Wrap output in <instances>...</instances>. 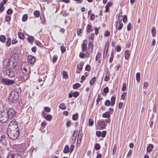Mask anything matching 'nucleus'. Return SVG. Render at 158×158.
<instances>
[{"label":"nucleus","mask_w":158,"mask_h":158,"mask_svg":"<svg viewBox=\"0 0 158 158\" xmlns=\"http://www.w3.org/2000/svg\"><path fill=\"white\" fill-rule=\"evenodd\" d=\"M6 158H23L22 156L18 154H12L9 152L8 153Z\"/></svg>","instance_id":"obj_8"},{"label":"nucleus","mask_w":158,"mask_h":158,"mask_svg":"<svg viewBox=\"0 0 158 158\" xmlns=\"http://www.w3.org/2000/svg\"><path fill=\"white\" fill-rule=\"evenodd\" d=\"M115 98L114 96H113L111 98V106H113L115 104Z\"/></svg>","instance_id":"obj_19"},{"label":"nucleus","mask_w":158,"mask_h":158,"mask_svg":"<svg viewBox=\"0 0 158 158\" xmlns=\"http://www.w3.org/2000/svg\"><path fill=\"white\" fill-rule=\"evenodd\" d=\"M104 35L105 37L108 36H110V33L108 30H107L105 32Z\"/></svg>","instance_id":"obj_49"},{"label":"nucleus","mask_w":158,"mask_h":158,"mask_svg":"<svg viewBox=\"0 0 158 158\" xmlns=\"http://www.w3.org/2000/svg\"><path fill=\"white\" fill-rule=\"evenodd\" d=\"M60 49L62 53H64L66 49L65 47L63 46H61Z\"/></svg>","instance_id":"obj_51"},{"label":"nucleus","mask_w":158,"mask_h":158,"mask_svg":"<svg viewBox=\"0 0 158 158\" xmlns=\"http://www.w3.org/2000/svg\"><path fill=\"white\" fill-rule=\"evenodd\" d=\"M126 94L125 92H123L121 95V99H123V100H124L125 99Z\"/></svg>","instance_id":"obj_50"},{"label":"nucleus","mask_w":158,"mask_h":158,"mask_svg":"<svg viewBox=\"0 0 158 158\" xmlns=\"http://www.w3.org/2000/svg\"><path fill=\"white\" fill-rule=\"evenodd\" d=\"M46 120L50 121L52 118V116L50 114H48L46 117L44 116Z\"/></svg>","instance_id":"obj_26"},{"label":"nucleus","mask_w":158,"mask_h":158,"mask_svg":"<svg viewBox=\"0 0 158 158\" xmlns=\"http://www.w3.org/2000/svg\"><path fill=\"white\" fill-rule=\"evenodd\" d=\"M76 132V131L75 130L73 131V134L72 135V139L73 140H76V137L77 136V134H75V133Z\"/></svg>","instance_id":"obj_35"},{"label":"nucleus","mask_w":158,"mask_h":158,"mask_svg":"<svg viewBox=\"0 0 158 158\" xmlns=\"http://www.w3.org/2000/svg\"><path fill=\"white\" fill-rule=\"evenodd\" d=\"M19 59V55L17 53L13 54L9 59L7 66L9 68L13 69L17 64Z\"/></svg>","instance_id":"obj_2"},{"label":"nucleus","mask_w":158,"mask_h":158,"mask_svg":"<svg viewBox=\"0 0 158 158\" xmlns=\"http://www.w3.org/2000/svg\"><path fill=\"white\" fill-rule=\"evenodd\" d=\"M21 69L22 73H23V79H28L29 78L30 75L29 74H27V75L25 74V73L27 71L29 72L30 69V66L26 64V65L22 66L21 67Z\"/></svg>","instance_id":"obj_5"},{"label":"nucleus","mask_w":158,"mask_h":158,"mask_svg":"<svg viewBox=\"0 0 158 158\" xmlns=\"http://www.w3.org/2000/svg\"><path fill=\"white\" fill-rule=\"evenodd\" d=\"M93 31L91 25L90 24L88 25L86 28V31L87 32H89L92 31Z\"/></svg>","instance_id":"obj_18"},{"label":"nucleus","mask_w":158,"mask_h":158,"mask_svg":"<svg viewBox=\"0 0 158 158\" xmlns=\"http://www.w3.org/2000/svg\"><path fill=\"white\" fill-rule=\"evenodd\" d=\"M18 35L19 36V37L20 39H21L22 40H23L24 38V34L21 32H19L18 33Z\"/></svg>","instance_id":"obj_20"},{"label":"nucleus","mask_w":158,"mask_h":158,"mask_svg":"<svg viewBox=\"0 0 158 158\" xmlns=\"http://www.w3.org/2000/svg\"><path fill=\"white\" fill-rule=\"evenodd\" d=\"M94 124V121L92 119L89 118V126H92Z\"/></svg>","instance_id":"obj_38"},{"label":"nucleus","mask_w":158,"mask_h":158,"mask_svg":"<svg viewBox=\"0 0 158 158\" xmlns=\"http://www.w3.org/2000/svg\"><path fill=\"white\" fill-rule=\"evenodd\" d=\"M78 115V114L77 113H76L73 114L72 116L73 120H76L77 118Z\"/></svg>","instance_id":"obj_32"},{"label":"nucleus","mask_w":158,"mask_h":158,"mask_svg":"<svg viewBox=\"0 0 158 158\" xmlns=\"http://www.w3.org/2000/svg\"><path fill=\"white\" fill-rule=\"evenodd\" d=\"M101 148L100 144L98 143H96L94 146V148L95 150H97Z\"/></svg>","instance_id":"obj_34"},{"label":"nucleus","mask_w":158,"mask_h":158,"mask_svg":"<svg viewBox=\"0 0 158 158\" xmlns=\"http://www.w3.org/2000/svg\"><path fill=\"white\" fill-rule=\"evenodd\" d=\"M57 57L56 56H53L52 60V62L53 63H55L57 60Z\"/></svg>","instance_id":"obj_61"},{"label":"nucleus","mask_w":158,"mask_h":158,"mask_svg":"<svg viewBox=\"0 0 158 158\" xmlns=\"http://www.w3.org/2000/svg\"><path fill=\"white\" fill-rule=\"evenodd\" d=\"M151 31L152 36L153 37L155 36L156 34V31L154 27H152Z\"/></svg>","instance_id":"obj_21"},{"label":"nucleus","mask_w":158,"mask_h":158,"mask_svg":"<svg viewBox=\"0 0 158 158\" xmlns=\"http://www.w3.org/2000/svg\"><path fill=\"white\" fill-rule=\"evenodd\" d=\"M110 104H111V103L109 100H106L105 102V105L106 106H109L110 105Z\"/></svg>","instance_id":"obj_42"},{"label":"nucleus","mask_w":158,"mask_h":158,"mask_svg":"<svg viewBox=\"0 0 158 158\" xmlns=\"http://www.w3.org/2000/svg\"><path fill=\"white\" fill-rule=\"evenodd\" d=\"M109 91V89L107 87H106L103 89V92L106 94Z\"/></svg>","instance_id":"obj_47"},{"label":"nucleus","mask_w":158,"mask_h":158,"mask_svg":"<svg viewBox=\"0 0 158 158\" xmlns=\"http://www.w3.org/2000/svg\"><path fill=\"white\" fill-rule=\"evenodd\" d=\"M34 37L31 36H29L27 38V40L31 44H32L34 41Z\"/></svg>","instance_id":"obj_14"},{"label":"nucleus","mask_w":158,"mask_h":158,"mask_svg":"<svg viewBox=\"0 0 158 158\" xmlns=\"http://www.w3.org/2000/svg\"><path fill=\"white\" fill-rule=\"evenodd\" d=\"M136 79H140V74L139 73H138L136 75Z\"/></svg>","instance_id":"obj_62"},{"label":"nucleus","mask_w":158,"mask_h":158,"mask_svg":"<svg viewBox=\"0 0 158 158\" xmlns=\"http://www.w3.org/2000/svg\"><path fill=\"white\" fill-rule=\"evenodd\" d=\"M123 103V102H120L118 104V108L119 109H120L122 107Z\"/></svg>","instance_id":"obj_64"},{"label":"nucleus","mask_w":158,"mask_h":158,"mask_svg":"<svg viewBox=\"0 0 158 158\" xmlns=\"http://www.w3.org/2000/svg\"><path fill=\"white\" fill-rule=\"evenodd\" d=\"M13 12V11L12 9H9L6 12V13L7 14L10 15Z\"/></svg>","instance_id":"obj_48"},{"label":"nucleus","mask_w":158,"mask_h":158,"mask_svg":"<svg viewBox=\"0 0 158 158\" xmlns=\"http://www.w3.org/2000/svg\"><path fill=\"white\" fill-rule=\"evenodd\" d=\"M73 96L74 98H77L79 95V93L77 91H75L73 93Z\"/></svg>","instance_id":"obj_41"},{"label":"nucleus","mask_w":158,"mask_h":158,"mask_svg":"<svg viewBox=\"0 0 158 158\" xmlns=\"http://www.w3.org/2000/svg\"><path fill=\"white\" fill-rule=\"evenodd\" d=\"M81 86V85L79 83H76L73 85V88L74 89H76L79 87Z\"/></svg>","instance_id":"obj_31"},{"label":"nucleus","mask_w":158,"mask_h":158,"mask_svg":"<svg viewBox=\"0 0 158 158\" xmlns=\"http://www.w3.org/2000/svg\"><path fill=\"white\" fill-rule=\"evenodd\" d=\"M5 112L7 114L8 117L9 119L15 117L16 114V112L14 109L12 108H10L8 110L6 107Z\"/></svg>","instance_id":"obj_6"},{"label":"nucleus","mask_w":158,"mask_h":158,"mask_svg":"<svg viewBox=\"0 0 158 158\" xmlns=\"http://www.w3.org/2000/svg\"><path fill=\"white\" fill-rule=\"evenodd\" d=\"M116 148H117L116 146V145H114V148H113V149L112 154L113 155L115 154L116 153Z\"/></svg>","instance_id":"obj_44"},{"label":"nucleus","mask_w":158,"mask_h":158,"mask_svg":"<svg viewBox=\"0 0 158 158\" xmlns=\"http://www.w3.org/2000/svg\"><path fill=\"white\" fill-rule=\"evenodd\" d=\"M7 140L6 138V136H5V138L3 139L1 143H2V144L3 145L6 146L7 143Z\"/></svg>","instance_id":"obj_40"},{"label":"nucleus","mask_w":158,"mask_h":158,"mask_svg":"<svg viewBox=\"0 0 158 158\" xmlns=\"http://www.w3.org/2000/svg\"><path fill=\"white\" fill-rule=\"evenodd\" d=\"M85 69L86 71H89L90 70V66L89 65H87L86 66V67L85 68Z\"/></svg>","instance_id":"obj_55"},{"label":"nucleus","mask_w":158,"mask_h":158,"mask_svg":"<svg viewBox=\"0 0 158 158\" xmlns=\"http://www.w3.org/2000/svg\"><path fill=\"white\" fill-rule=\"evenodd\" d=\"M127 21V16L126 15H124L123 16V22L125 23H126Z\"/></svg>","instance_id":"obj_43"},{"label":"nucleus","mask_w":158,"mask_h":158,"mask_svg":"<svg viewBox=\"0 0 158 158\" xmlns=\"http://www.w3.org/2000/svg\"><path fill=\"white\" fill-rule=\"evenodd\" d=\"M102 116L103 118H110V112H106L103 114Z\"/></svg>","instance_id":"obj_15"},{"label":"nucleus","mask_w":158,"mask_h":158,"mask_svg":"<svg viewBox=\"0 0 158 158\" xmlns=\"http://www.w3.org/2000/svg\"><path fill=\"white\" fill-rule=\"evenodd\" d=\"M44 110L45 111L49 112L50 111V108L48 107H46L44 108Z\"/></svg>","instance_id":"obj_57"},{"label":"nucleus","mask_w":158,"mask_h":158,"mask_svg":"<svg viewBox=\"0 0 158 158\" xmlns=\"http://www.w3.org/2000/svg\"><path fill=\"white\" fill-rule=\"evenodd\" d=\"M0 80L1 82L6 85H10L15 82V81L13 80Z\"/></svg>","instance_id":"obj_7"},{"label":"nucleus","mask_w":158,"mask_h":158,"mask_svg":"<svg viewBox=\"0 0 158 158\" xmlns=\"http://www.w3.org/2000/svg\"><path fill=\"white\" fill-rule=\"evenodd\" d=\"M121 47L118 45H117L116 47V50L117 52H119L121 49Z\"/></svg>","instance_id":"obj_59"},{"label":"nucleus","mask_w":158,"mask_h":158,"mask_svg":"<svg viewBox=\"0 0 158 158\" xmlns=\"http://www.w3.org/2000/svg\"><path fill=\"white\" fill-rule=\"evenodd\" d=\"M121 21L120 20H119L118 21V23H119V26L117 27V29L119 30H120L122 29L123 26V24L121 23Z\"/></svg>","instance_id":"obj_29"},{"label":"nucleus","mask_w":158,"mask_h":158,"mask_svg":"<svg viewBox=\"0 0 158 158\" xmlns=\"http://www.w3.org/2000/svg\"><path fill=\"white\" fill-rule=\"evenodd\" d=\"M27 60L28 62L31 64H33L36 60L35 57L31 55H29L28 56Z\"/></svg>","instance_id":"obj_9"},{"label":"nucleus","mask_w":158,"mask_h":158,"mask_svg":"<svg viewBox=\"0 0 158 158\" xmlns=\"http://www.w3.org/2000/svg\"><path fill=\"white\" fill-rule=\"evenodd\" d=\"M126 83H124L123 84V87L122 88V90L123 91H125L126 90Z\"/></svg>","instance_id":"obj_46"},{"label":"nucleus","mask_w":158,"mask_h":158,"mask_svg":"<svg viewBox=\"0 0 158 158\" xmlns=\"http://www.w3.org/2000/svg\"><path fill=\"white\" fill-rule=\"evenodd\" d=\"M84 63L82 61H81L77 65V67L78 69L80 70H81L82 69Z\"/></svg>","instance_id":"obj_16"},{"label":"nucleus","mask_w":158,"mask_h":158,"mask_svg":"<svg viewBox=\"0 0 158 158\" xmlns=\"http://www.w3.org/2000/svg\"><path fill=\"white\" fill-rule=\"evenodd\" d=\"M69 151V147L68 145H66L63 150L64 153H68Z\"/></svg>","instance_id":"obj_24"},{"label":"nucleus","mask_w":158,"mask_h":158,"mask_svg":"<svg viewBox=\"0 0 158 158\" xmlns=\"http://www.w3.org/2000/svg\"><path fill=\"white\" fill-rule=\"evenodd\" d=\"M3 3L2 2H1L0 4V12L3 11L5 8V7L3 6Z\"/></svg>","instance_id":"obj_33"},{"label":"nucleus","mask_w":158,"mask_h":158,"mask_svg":"<svg viewBox=\"0 0 158 158\" xmlns=\"http://www.w3.org/2000/svg\"><path fill=\"white\" fill-rule=\"evenodd\" d=\"M8 131L9 137L12 140L16 139L19 135V129L17 125L10 126Z\"/></svg>","instance_id":"obj_1"},{"label":"nucleus","mask_w":158,"mask_h":158,"mask_svg":"<svg viewBox=\"0 0 158 158\" xmlns=\"http://www.w3.org/2000/svg\"><path fill=\"white\" fill-rule=\"evenodd\" d=\"M6 110V107L1 104L0 105V121L2 123H5L9 118L5 112Z\"/></svg>","instance_id":"obj_3"},{"label":"nucleus","mask_w":158,"mask_h":158,"mask_svg":"<svg viewBox=\"0 0 158 158\" xmlns=\"http://www.w3.org/2000/svg\"><path fill=\"white\" fill-rule=\"evenodd\" d=\"M82 131L81 130H80L79 131V134L78 135V137H80V139H81L82 138Z\"/></svg>","instance_id":"obj_56"},{"label":"nucleus","mask_w":158,"mask_h":158,"mask_svg":"<svg viewBox=\"0 0 158 158\" xmlns=\"http://www.w3.org/2000/svg\"><path fill=\"white\" fill-rule=\"evenodd\" d=\"M87 40H83V43L81 45L82 50L83 52H85L87 48Z\"/></svg>","instance_id":"obj_10"},{"label":"nucleus","mask_w":158,"mask_h":158,"mask_svg":"<svg viewBox=\"0 0 158 158\" xmlns=\"http://www.w3.org/2000/svg\"><path fill=\"white\" fill-rule=\"evenodd\" d=\"M6 40V37L4 35H2L0 36V41L2 43H4Z\"/></svg>","instance_id":"obj_23"},{"label":"nucleus","mask_w":158,"mask_h":158,"mask_svg":"<svg viewBox=\"0 0 158 158\" xmlns=\"http://www.w3.org/2000/svg\"><path fill=\"white\" fill-rule=\"evenodd\" d=\"M11 17L8 15L6 16L5 17V20L6 21H9L10 20Z\"/></svg>","instance_id":"obj_53"},{"label":"nucleus","mask_w":158,"mask_h":158,"mask_svg":"<svg viewBox=\"0 0 158 158\" xmlns=\"http://www.w3.org/2000/svg\"><path fill=\"white\" fill-rule=\"evenodd\" d=\"M35 43L38 46H39L40 47L42 45L41 43L39 41L36 40L35 41Z\"/></svg>","instance_id":"obj_60"},{"label":"nucleus","mask_w":158,"mask_h":158,"mask_svg":"<svg viewBox=\"0 0 158 158\" xmlns=\"http://www.w3.org/2000/svg\"><path fill=\"white\" fill-rule=\"evenodd\" d=\"M63 77L64 78H67L68 77V75L67 72L64 71H63Z\"/></svg>","instance_id":"obj_37"},{"label":"nucleus","mask_w":158,"mask_h":158,"mask_svg":"<svg viewBox=\"0 0 158 158\" xmlns=\"http://www.w3.org/2000/svg\"><path fill=\"white\" fill-rule=\"evenodd\" d=\"M154 148V146L152 144H150L147 147V152L149 153L151 152Z\"/></svg>","instance_id":"obj_13"},{"label":"nucleus","mask_w":158,"mask_h":158,"mask_svg":"<svg viewBox=\"0 0 158 158\" xmlns=\"http://www.w3.org/2000/svg\"><path fill=\"white\" fill-rule=\"evenodd\" d=\"M94 33H92L91 36L89 37V41L93 42L94 40Z\"/></svg>","instance_id":"obj_28"},{"label":"nucleus","mask_w":158,"mask_h":158,"mask_svg":"<svg viewBox=\"0 0 158 158\" xmlns=\"http://www.w3.org/2000/svg\"><path fill=\"white\" fill-rule=\"evenodd\" d=\"M114 57V54L113 52V51L112 52L111 54V56L110 58L109 59V62L110 63H111Z\"/></svg>","instance_id":"obj_39"},{"label":"nucleus","mask_w":158,"mask_h":158,"mask_svg":"<svg viewBox=\"0 0 158 158\" xmlns=\"http://www.w3.org/2000/svg\"><path fill=\"white\" fill-rule=\"evenodd\" d=\"M19 96V94L16 90H14L11 91L8 98V101L10 104H12L15 103L18 99Z\"/></svg>","instance_id":"obj_4"},{"label":"nucleus","mask_w":158,"mask_h":158,"mask_svg":"<svg viewBox=\"0 0 158 158\" xmlns=\"http://www.w3.org/2000/svg\"><path fill=\"white\" fill-rule=\"evenodd\" d=\"M96 135L98 137L101 136V132L100 131H97L96 132Z\"/></svg>","instance_id":"obj_52"},{"label":"nucleus","mask_w":158,"mask_h":158,"mask_svg":"<svg viewBox=\"0 0 158 158\" xmlns=\"http://www.w3.org/2000/svg\"><path fill=\"white\" fill-rule=\"evenodd\" d=\"M92 42H89L88 44V52L89 53H91L92 52L93 48V44Z\"/></svg>","instance_id":"obj_12"},{"label":"nucleus","mask_w":158,"mask_h":158,"mask_svg":"<svg viewBox=\"0 0 158 158\" xmlns=\"http://www.w3.org/2000/svg\"><path fill=\"white\" fill-rule=\"evenodd\" d=\"M99 127L102 128H104L105 127V123L104 121H101L99 124Z\"/></svg>","instance_id":"obj_27"},{"label":"nucleus","mask_w":158,"mask_h":158,"mask_svg":"<svg viewBox=\"0 0 158 158\" xmlns=\"http://www.w3.org/2000/svg\"><path fill=\"white\" fill-rule=\"evenodd\" d=\"M11 39L10 38H8L7 39L6 41V46L7 47L10 46L11 44Z\"/></svg>","instance_id":"obj_17"},{"label":"nucleus","mask_w":158,"mask_h":158,"mask_svg":"<svg viewBox=\"0 0 158 158\" xmlns=\"http://www.w3.org/2000/svg\"><path fill=\"white\" fill-rule=\"evenodd\" d=\"M106 131H103L102 132V133H101V136L103 137H105L106 136Z\"/></svg>","instance_id":"obj_58"},{"label":"nucleus","mask_w":158,"mask_h":158,"mask_svg":"<svg viewBox=\"0 0 158 158\" xmlns=\"http://www.w3.org/2000/svg\"><path fill=\"white\" fill-rule=\"evenodd\" d=\"M34 14L36 18L39 17L40 15V12L38 10H35L34 12Z\"/></svg>","instance_id":"obj_30"},{"label":"nucleus","mask_w":158,"mask_h":158,"mask_svg":"<svg viewBox=\"0 0 158 158\" xmlns=\"http://www.w3.org/2000/svg\"><path fill=\"white\" fill-rule=\"evenodd\" d=\"M127 28L128 30H130L131 29V24L130 23H129L127 26Z\"/></svg>","instance_id":"obj_54"},{"label":"nucleus","mask_w":158,"mask_h":158,"mask_svg":"<svg viewBox=\"0 0 158 158\" xmlns=\"http://www.w3.org/2000/svg\"><path fill=\"white\" fill-rule=\"evenodd\" d=\"M101 55V54L100 52H98L97 55L96 56L95 58V61H98V60L100 58V56Z\"/></svg>","instance_id":"obj_36"},{"label":"nucleus","mask_w":158,"mask_h":158,"mask_svg":"<svg viewBox=\"0 0 158 158\" xmlns=\"http://www.w3.org/2000/svg\"><path fill=\"white\" fill-rule=\"evenodd\" d=\"M6 75L9 78H12L14 76V73L13 71H10L9 70L6 71Z\"/></svg>","instance_id":"obj_11"},{"label":"nucleus","mask_w":158,"mask_h":158,"mask_svg":"<svg viewBox=\"0 0 158 158\" xmlns=\"http://www.w3.org/2000/svg\"><path fill=\"white\" fill-rule=\"evenodd\" d=\"M27 15H25V14L24 15H23V17H22V21H25L27 20Z\"/></svg>","instance_id":"obj_45"},{"label":"nucleus","mask_w":158,"mask_h":158,"mask_svg":"<svg viewBox=\"0 0 158 158\" xmlns=\"http://www.w3.org/2000/svg\"><path fill=\"white\" fill-rule=\"evenodd\" d=\"M59 108L62 110H65L66 108V106L64 103H61L59 106Z\"/></svg>","instance_id":"obj_25"},{"label":"nucleus","mask_w":158,"mask_h":158,"mask_svg":"<svg viewBox=\"0 0 158 158\" xmlns=\"http://www.w3.org/2000/svg\"><path fill=\"white\" fill-rule=\"evenodd\" d=\"M125 58L126 59H128L129 57L130 53L128 50H126L125 51Z\"/></svg>","instance_id":"obj_22"},{"label":"nucleus","mask_w":158,"mask_h":158,"mask_svg":"<svg viewBox=\"0 0 158 158\" xmlns=\"http://www.w3.org/2000/svg\"><path fill=\"white\" fill-rule=\"evenodd\" d=\"M79 56L81 58H83L85 56V54L82 52H81L79 55Z\"/></svg>","instance_id":"obj_63"}]
</instances>
